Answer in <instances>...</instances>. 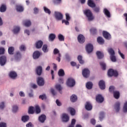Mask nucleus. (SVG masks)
Instances as JSON below:
<instances>
[{
    "label": "nucleus",
    "mask_w": 127,
    "mask_h": 127,
    "mask_svg": "<svg viewBox=\"0 0 127 127\" xmlns=\"http://www.w3.org/2000/svg\"><path fill=\"white\" fill-rule=\"evenodd\" d=\"M0 109H1V110L4 109V102H1L0 104Z\"/></svg>",
    "instance_id": "60"
},
{
    "label": "nucleus",
    "mask_w": 127,
    "mask_h": 127,
    "mask_svg": "<svg viewBox=\"0 0 127 127\" xmlns=\"http://www.w3.org/2000/svg\"><path fill=\"white\" fill-rule=\"evenodd\" d=\"M86 87L87 88V89H88V90H91V89H92V88H93V83H92L91 82H87L86 84Z\"/></svg>",
    "instance_id": "34"
},
{
    "label": "nucleus",
    "mask_w": 127,
    "mask_h": 127,
    "mask_svg": "<svg viewBox=\"0 0 127 127\" xmlns=\"http://www.w3.org/2000/svg\"><path fill=\"white\" fill-rule=\"evenodd\" d=\"M82 59L83 57L81 56H78L77 60L79 61L80 64H84V61Z\"/></svg>",
    "instance_id": "44"
},
{
    "label": "nucleus",
    "mask_w": 127,
    "mask_h": 127,
    "mask_svg": "<svg viewBox=\"0 0 127 127\" xmlns=\"http://www.w3.org/2000/svg\"><path fill=\"white\" fill-rule=\"evenodd\" d=\"M0 127H6V124L4 123H0Z\"/></svg>",
    "instance_id": "63"
},
{
    "label": "nucleus",
    "mask_w": 127,
    "mask_h": 127,
    "mask_svg": "<svg viewBox=\"0 0 127 127\" xmlns=\"http://www.w3.org/2000/svg\"><path fill=\"white\" fill-rule=\"evenodd\" d=\"M82 74L84 78H89L90 77V70L88 68H84L82 71Z\"/></svg>",
    "instance_id": "4"
},
{
    "label": "nucleus",
    "mask_w": 127,
    "mask_h": 127,
    "mask_svg": "<svg viewBox=\"0 0 127 127\" xmlns=\"http://www.w3.org/2000/svg\"><path fill=\"white\" fill-rule=\"evenodd\" d=\"M97 40L99 44L103 45L104 44V43H105V40H104V39L102 37H98Z\"/></svg>",
    "instance_id": "29"
},
{
    "label": "nucleus",
    "mask_w": 127,
    "mask_h": 127,
    "mask_svg": "<svg viewBox=\"0 0 127 127\" xmlns=\"http://www.w3.org/2000/svg\"><path fill=\"white\" fill-rule=\"evenodd\" d=\"M104 117H105V114L104 113V112H101L100 113L99 120L100 121H102V120H103V119H104Z\"/></svg>",
    "instance_id": "54"
},
{
    "label": "nucleus",
    "mask_w": 127,
    "mask_h": 127,
    "mask_svg": "<svg viewBox=\"0 0 127 127\" xmlns=\"http://www.w3.org/2000/svg\"><path fill=\"white\" fill-rule=\"evenodd\" d=\"M13 52H14V48L13 47H9L8 49V53L10 55H13Z\"/></svg>",
    "instance_id": "31"
},
{
    "label": "nucleus",
    "mask_w": 127,
    "mask_h": 127,
    "mask_svg": "<svg viewBox=\"0 0 127 127\" xmlns=\"http://www.w3.org/2000/svg\"><path fill=\"white\" fill-rule=\"evenodd\" d=\"M104 13L105 14V15L107 17H111V13L110 12V11H109V10H108V9L107 8H104Z\"/></svg>",
    "instance_id": "32"
},
{
    "label": "nucleus",
    "mask_w": 127,
    "mask_h": 127,
    "mask_svg": "<svg viewBox=\"0 0 127 127\" xmlns=\"http://www.w3.org/2000/svg\"><path fill=\"white\" fill-rule=\"evenodd\" d=\"M98 85L101 90H105V89H106V83L104 80H100L99 82Z\"/></svg>",
    "instance_id": "13"
},
{
    "label": "nucleus",
    "mask_w": 127,
    "mask_h": 127,
    "mask_svg": "<svg viewBox=\"0 0 127 127\" xmlns=\"http://www.w3.org/2000/svg\"><path fill=\"white\" fill-rule=\"evenodd\" d=\"M66 85L68 87L72 88V87H74L76 85V81L74 78L69 77L66 80Z\"/></svg>",
    "instance_id": "2"
},
{
    "label": "nucleus",
    "mask_w": 127,
    "mask_h": 127,
    "mask_svg": "<svg viewBox=\"0 0 127 127\" xmlns=\"http://www.w3.org/2000/svg\"><path fill=\"white\" fill-rule=\"evenodd\" d=\"M108 75L109 77H113V76L114 77H118V76H119V73L118 71L110 68L108 71Z\"/></svg>",
    "instance_id": "3"
},
{
    "label": "nucleus",
    "mask_w": 127,
    "mask_h": 127,
    "mask_svg": "<svg viewBox=\"0 0 127 127\" xmlns=\"http://www.w3.org/2000/svg\"><path fill=\"white\" fill-rule=\"evenodd\" d=\"M58 38L60 41H64L65 37H64V36H63L62 34H60L58 35Z\"/></svg>",
    "instance_id": "43"
},
{
    "label": "nucleus",
    "mask_w": 127,
    "mask_h": 127,
    "mask_svg": "<svg viewBox=\"0 0 127 127\" xmlns=\"http://www.w3.org/2000/svg\"><path fill=\"white\" fill-rule=\"evenodd\" d=\"M103 36L105 39H107L108 40H110L112 38L111 34L106 31H103Z\"/></svg>",
    "instance_id": "9"
},
{
    "label": "nucleus",
    "mask_w": 127,
    "mask_h": 127,
    "mask_svg": "<svg viewBox=\"0 0 127 127\" xmlns=\"http://www.w3.org/2000/svg\"><path fill=\"white\" fill-rule=\"evenodd\" d=\"M68 111L70 112L71 116H75V115H76V110H75L74 108L72 107H69L68 108Z\"/></svg>",
    "instance_id": "27"
},
{
    "label": "nucleus",
    "mask_w": 127,
    "mask_h": 127,
    "mask_svg": "<svg viewBox=\"0 0 127 127\" xmlns=\"http://www.w3.org/2000/svg\"><path fill=\"white\" fill-rule=\"evenodd\" d=\"M9 76L11 79L14 80L16 79V77H17V73L14 71H11L9 72Z\"/></svg>",
    "instance_id": "11"
},
{
    "label": "nucleus",
    "mask_w": 127,
    "mask_h": 127,
    "mask_svg": "<svg viewBox=\"0 0 127 127\" xmlns=\"http://www.w3.org/2000/svg\"><path fill=\"white\" fill-rule=\"evenodd\" d=\"M56 38V35L55 34L51 33L49 36V40L50 41H54V40Z\"/></svg>",
    "instance_id": "26"
},
{
    "label": "nucleus",
    "mask_w": 127,
    "mask_h": 127,
    "mask_svg": "<svg viewBox=\"0 0 127 127\" xmlns=\"http://www.w3.org/2000/svg\"><path fill=\"white\" fill-rule=\"evenodd\" d=\"M46 120V116L45 115H42L39 117V121L40 123H44Z\"/></svg>",
    "instance_id": "22"
},
{
    "label": "nucleus",
    "mask_w": 127,
    "mask_h": 127,
    "mask_svg": "<svg viewBox=\"0 0 127 127\" xmlns=\"http://www.w3.org/2000/svg\"><path fill=\"white\" fill-rule=\"evenodd\" d=\"M4 51H5V50H4V48H1V47L0 48V55L4 54Z\"/></svg>",
    "instance_id": "57"
},
{
    "label": "nucleus",
    "mask_w": 127,
    "mask_h": 127,
    "mask_svg": "<svg viewBox=\"0 0 127 127\" xmlns=\"http://www.w3.org/2000/svg\"><path fill=\"white\" fill-rule=\"evenodd\" d=\"M123 112L124 113L127 112V101L125 103L124 105L123 106Z\"/></svg>",
    "instance_id": "48"
},
{
    "label": "nucleus",
    "mask_w": 127,
    "mask_h": 127,
    "mask_svg": "<svg viewBox=\"0 0 127 127\" xmlns=\"http://www.w3.org/2000/svg\"><path fill=\"white\" fill-rule=\"evenodd\" d=\"M93 8L94 11H95V12H96V13H99V12H100V7L99 6L96 7L95 6Z\"/></svg>",
    "instance_id": "50"
},
{
    "label": "nucleus",
    "mask_w": 127,
    "mask_h": 127,
    "mask_svg": "<svg viewBox=\"0 0 127 127\" xmlns=\"http://www.w3.org/2000/svg\"><path fill=\"white\" fill-rule=\"evenodd\" d=\"M65 17H66V20H67V21L70 20V15H69V14L66 13L65 14Z\"/></svg>",
    "instance_id": "62"
},
{
    "label": "nucleus",
    "mask_w": 127,
    "mask_h": 127,
    "mask_svg": "<svg viewBox=\"0 0 127 127\" xmlns=\"http://www.w3.org/2000/svg\"><path fill=\"white\" fill-rule=\"evenodd\" d=\"M14 34H17L19 31H20V27L17 26H15L13 27V29L12 30Z\"/></svg>",
    "instance_id": "21"
},
{
    "label": "nucleus",
    "mask_w": 127,
    "mask_h": 127,
    "mask_svg": "<svg viewBox=\"0 0 127 127\" xmlns=\"http://www.w3.org/2000/svg\"><path fill=\"white\" fill-rule=\"evenodd\" d=\"M77 40L79 43L82 44L85 42V37L82 34H79L77 37Z\"/></svg>",
    "instance_id": "10"
},
{
    "label": "nucleus",
    "mask_w": 127,
    "mask_h": 127,
    "mask_svg": "<svg viewBox=\"0 0 127 127\" xmlns=\"http://www.w3.org/2000/svg\"><path fill=\"white\" fill-rule=\"evenodd\" d=\"M119 54L120 55L122 59H125V55L122 53V52H121V51H120V49H119Z\"/></svg>",
    "instance_id": "58"
},
{
    "label": "nucleus",
    "mask_w": 127,
    "mask_h": 127,
    "mask_svg": "<svg viewBox=\"0 0 127 127\" xmlns=\"http://www.w3.org/2000/svg\"><path fill=\"white\" fill-rule=\"evenodd\" d=\"M54 54L55 55H56V54H58V55H59V54H60V52L59 51V50H58V49H55L54 50Z\"/></svg>",
    "instance_id": "55"
},
{
    "label": "nucleus",
    "mask_w": 127,
    "mask_h": 127,
    "mask_svg": "<svg viewBox=\"0 0 127 127\" xmlns=\"http://www.w3.org/2000/svg\"><path fill=\"white\" fill-rule=\"evenodd\" d=\"M39 99L41 100H46V95H45V94L41 95L39 96Z\"/></svg>",
    "instance_id": "56"
},
{
    "label": "nucleus",
    "mask_w": 127,
    "mask_h": 127,
    "mask_svg": "<svg viewBox=\"0 0 127 127\" xmlns=\"http://www.w3.org/2000/svg\"><path fill=\"white\" fill-rule=\"evenodd\" d=\"M48 46L46 44H45L43 46L42 50L45 53L48 52Z\"/></svg>",
    "instance_id": "40"
},
{
    "label": "nucleus",
    "mask_w": 127,
    "mask_h": 127,
    "mask_svg": "<svg viewBox=\"0 0 127 127\" xmlns=\"http://www.w3.org/2000/svg\"><path fill=\"white\" fill-rule=\"evenodd\" d=\"M0 12H5L6 11V5L2 4L0 7Z\"/></svg>",
    "instance_id": "30"
},
{
    "label": "nucleus",
    "mask_w": 127,
    "mask_h": 127,
    "mask_svg": "<svg viewBox=\"0 0 127 127\" xmlns=\"http://www.w3.org/2000/svg\"><path fill=\"white\" fill-rule=\"evenodd\" d=\"M26 127H33V125H32V123L31 122L29 123L26 125Z\"/></svg>",
    "instance_id": "64"
},
{
    "label": "nucleus",
    "mask_w": 127,
    "mask_h": 127,
    "mask_svg": "<svg viewBox=\"0 0 127 127\" xmlns=\"http://www.w3.org/2000/svg\"><path fill=\"white\" fill-rule=\"evenodd\" d=\"M85 108L87 111H91L93 109V106L91 104V103L87 102L85 104Z\"/></svg>",
    "instance_id": "17"
},
{
    "label": "nucleus",
    "mask_w": 127,
    "mask_h": 127,
    "mask_svg": "<svg viewBox=\"0 0 127 127\" xmlns=\"http://www.w3.org/2000/svg\"><path fill=\"white\" fill-rule=\"evenodd\" d=\"M62 23H65V25H69V21L67 20H63Z\"/></svg>",
    "instance_id": "61"
},
{
    "label": "nucleus",
    "mask_w": 127,
    "mask_h": 127,
    "mask_svg": "<svg viewBox=\"0 0 127 127\" xmlns=\"http://www.w3.org/2000/svg\"><path fill=\"white\" fill-rule=\"evenodd\" d=\"M19 49L20 51H25V50H26V48L25 47V46H24V45H22L20 46Z\"/></svg>",
    "instance_id": "52"
},
{
    "label": "nucleus",
    "mask_w": 127,
    "mask_h": 127,
    "mask_svg": "<svg viewBox=\"0 0 127 127\" xmlns=\"http://www.w3.org/2000/svg\"><path fill=\"white\" fill-rule=\"evenodd\" d=\"M51 92L52 95H53V96H56L57 93L55 92V90H54V89L51 88Z\"/></svg>",
    "instance_id": "59"
},
{
    "label": "nucleus",
    "mask_w": 127,
    "mask_h": 127,
    "mask_svg": "<svg viewBox=\"0 0 127 127\" xmlns=\"http://www.w3.org/2000/svg\"><path fill=\"white\" fill-rule=\"evenodd\" d=\"M77 100H78V97L76 95L73 94L70 96V101L72 103H75V102H77Z\"/></svg>",
    "instance_id": "28"
},
{
    "label": "nucleus",
    "mask_w": 127,
    "mask_h": 127,
    "mask_svg": "<svg viewBox=\"0 0 127 127\" xmlns=\"http://www.w3.org/2000/svg\"><path fill=\"white\" fill-rule=\"evenodd\" d=\"M99 64L100 66H101L102 69L106 70V64L104 63V62H101L99 63Z\"/></svg>",
    "instance_id": "46"
},
{
    "label": "nucleus",
    "mask_w": 127,
    "mask_h": 127,
    "mask_svg": "<svg viewBox=\"0 0 127 127\" xmlns=\"http://www.w3.org/2000/svg\"><path fill=\"white\" fill-rule=\"evenodd\" d=\"M110 59L112 62H117V58H116V56H110Z\"/></svg>",
    "instance_id": "49"
},
{
    "label": "nucleus",
    "mask_w": 127,
    "mask_h": 127,
    "mask_svg": "<svg viewBox=\"0 0 127 127\" xmlns=\"http://www.w3.org/2000/svg\"><path fill=\"white\" fill-rule=\"evenodd\" d=\"M114 109L117 113L120 112V110H121V103H120V102H117L115 103Z\"/></svg>",
    "instance_id": "14"
},
{
    "label": "nucleus",
    "mask_w": 127,
    "mask_h": 127,
    "mask_svg": "<svg viewBox=\"0 0 127 127\" xmlns=\"http://www.w3.org/2000/svg\"><path fill=\"white\" fill-rule=\"evenodd\" d=\"M108 53H109L110 56L115 55V51L113 49L110 48L108 49Z\"/></svg>",
    "instance_id": "42"
},
{
    "label": "nucleus",
    "mask_w": 127,
    "mask_h": 127,
    "mask_svg": "<svg viewBox=\"0 0 127 127\" xmlns=\"http://www.w3.org/2000/svg\"><path fill=\"white\" fill-rule=\"evenodd\" d=\"M93 47L91 44H88L86 46V50L87 53H91L93 51Z\"/></svg>",
    "instance_id": "8"
},
{
    "label": "nucleus",
    "mask_w": 127,
    "mask_h": 127,
    "mask_svg": "<svg viewBox=\"0 0 127 127\" xmlns=\"http://www.w3.org/2000/svg\"><path fill=\"white\" fill-rule=\"evenodd\" d=\"M58 75L60 77H63L65 76V72L64 71V70L60 69L59 70Z\"/></svg>",
    "instance_id": "35"
},
{
    "label": "nucleus",
    "mask_w": 127,
    "mask_h": 127,
    "mask_svg": "<svg viewBox=\"0 0 127 127\" xmlns=\"http://www.w3.org/2000/svg\"><path fill=\"white\" fill-rule=\"evenodd\" d=\"M14 57L16 60H19L21 59V54L19 52H16Z\"/></svg>",
    "instance_id": "23"
},
{
    "label": "nucleus",
    "mask_w": 127,
    "mask_h": 127,
    "mask_svg": "<svg viewBox=\"0 0 127 127\" xmlns=\"http://www.w3.org/2000/svg\"><path fill=\"white\" fill-rule=\"evenodd\" d=\"M87 4L88 6L90 7H95L96 6V4L94 2V1L92 0H88L87 1Z\"/></svg>",
    "instance_id": "19"
},
{
    "label": "nucleus",
    "mask_w": 127,
    "mask_h": 127,
    "mask_svg": "<svg viewBox=\"0 0 127 127\" xmlns=\"http://www.w3.org/2000/svg\"><path fill=\"white\" fill-rule=\"evenodd\" d=\"M96 100L97 103L101 104L104 102V97L100 94H98L96 96Z\"/></svg>",
    "instance_id": "7"
},
{
    "label": "nucleus",
    "mask_w": 127,
    "mask_h": 127,
    "mask_svg": "<svg viewBox=\"0 0 127 127\" xmlns=\"http://www.w3.org/2000/svg\"><path fill=\"white\" fill-rule=\"evenodd\" d=\"M40 55H41V54L40 53V52L36 51L33 53V57L34 59H38V58L40 57Z\"/></svg>",
    "instance_id": "18"
},
{
    "label": "nucleus",
    "mask_w": 127,
    "mask_h": 127,
    "mask_svg": "<svg viewBox=\"0 0 127 127\" xmlns=\"http://www.w3.org/2000/svg\"><path fill=\"white\" fill-rule=\"evenodd\" d=\"M44 10L45 12H46V13H48V14H51V11H50V9H48V8L46 6H44Z\"/></svg>",
    "instance_id": "45"
},
{
    "label": "nucleus",
    "mask_w": 127,
    "mask_h": 127,
    "mask_svg": "<svg viewBox=\"0 0 127 127\" xmlns=\"http://www.w3.org/2000/svg\"><path fill=\"white\" fill-rule=\"evenodd\" d=\"M21 120L23 122V123H26V122H28V121H29V116H22Z\"/></svg>",
    "instance_id": "37"
},
{
    "label": "nucleus",
    "mask_w": 127,
    "mask_h": 127,
    "mask_svg": "<svg viewBox=\"0 0 127 127\" xmlns=\"http://www.w3.org/2000/svg\"><path fill=\"white\" fill-rule=\"evenodd\" d=\"M43 45V42L41 40H39L36 43V47L38 49H40V48H41L42 47V46Z\"/></svg>",
    "instance_id": "20"
},
{
    "label": "nucleus",
    "mask_w": 127,
    "mask_h": 127,
    "mask_svg": "<svg viewBox=\"0 0 127 127\" xmlns=\"http://www.w3.org/2000/svg\"><path fill=\"white\" fill-rule=\"evenodd\" d=\"M23 23L26 27H29L31 25V22L29 20H26L23 21Z\"/></svg>",
    "instance_id": "25"
},
{
    "label": "nucleus",
    "mask_w": 127,
    "mask_h": 127,
    "mask_svg": "<svg viewBox=\"0 0 127 127\" xmlns=\"http://www.w3.org/2000/svg\"><path fill=\"white\" fill-rule=\"evenodd\" d=\"M55 88L57 90H58V91H59V92L61 94H62V92H61V91H62V86H61V85L59 84H57L55 85Z\"/></svg>",
    "instance_id": "33"
},
{
    "label": "nucleus",
    "mask_w": 127,
    "mask_h": 127,
    "mask_svg": "<svg viewBox=\"0 0 127 127\" xmlns=\"http://www.w3.org/2000/svg\"><path fill=\"white\" fill-rule=\"evenodd\" d=\"M6 62V57L2 56L0 57V65H1V66H3V65H5Z\"/></svg>",
    "instance_id": "15"
},
{
    "label": "nucleus",
    "mask_w": 127,
    "mask_h": 127,
    "mask_svg": "<svg viewBox=\"0 0 127 127\" xmlns=\"http://www.w3.org/2000/svg\"><path fill=\"white\" fill-rule=\"evenodd\" d=\"M28 113L30 114H34V107L31 106L28 109Z\"/></svg>",
    "instance_id": "41"
},
{
    "label": "nucleus",
    "mask_w": 127,
    "mask_h": 127,
    "mask_svg": "<svg viewBox=\"0 0 127 127\" xmlns=\"http://www.w3.org/2000/svg\"><path fill=\"white\" fill-rule=\"evenodd\" d=\"M96 55L98 59H103L104 58V54L101 51L96 52Z\"/></svg>",
    "instance_id": "24"
},
{
    "label": "nucleus",
    "mask_w": 127,
    "mask_h": 127,
    "mask_svg": "<svg viewBox=\"0 0 127 127\" xmlns=\"http://www.w3.org/2000/svg\"><path fill=\"white\" fill-rule=\"evenodd\" d=\"M90 31L92 34H96V33H97V29L95 28H92L90 29Z\"/></svg>",
    "instance_id": "47"
},
{
    "label": "nucleus",
    "mask_w": 127,
    "mask_h": 127,
    "mask_svg": "<svg viewBox=\"0 0 127 127\" xmlns=\"http://www.w3.org/2000/svg\"><path fill=\"white\" fill-rule=\"evenodd\" d=\"M114 97L115 99H119L120 98V91H115L113 93Z\"/></svg>",
    "instance_id": "36"
},
{
    "label": "nucleus",
    "mask_w": 127,
    "mask_h": 127,
    "mask_svg": "<svg viewBox=\"0 0 127 127\" xmlns=\"http://www.w3.org/2000/svg\"><path fill=\"white\" fill-rule=\"evenodd\" d=\"M36 73L38 76H41L42 74V66H39L36 68Z\"/></svg>",
    "instance_id": "16"
},
{
    "label": "nucleus",
    "mask_w": 127,
    "mask_h": 127,
    "mask_svg": "<svg viewBox=\"0 0 127 127\" xmlns=\"http://www.w3.org/2000/svg\"><path fill=\"white\" fill-rule=\"evenodd\" d=\"M35 113L37 114H40L41 113V109L38 105H36L35 107Z\"/></svg>",
    "instance_id": "38"
},
{
    "label": "nucleus",
    "mask_w": 127,
    "mask_h": 127,
    "mask_svg": "<svg viewBox=\"0 0 127 127\" xmlns=\"http://www.w3.org/2000/svg\"><path fill=\"white\" fill-rule=\"evenodd\" d=\"M55 16L57 20H62L63 19V14L59 12H55Z\"/></svg>",
    "instance_id": "6"
},
{
    "label": "nucleus",
    "mask_w": 127,
    "mask_h": 127,
    "mask_svg": "<svg viewBox=\"0 0 127 127\" xmlns=\"http://www.w3.org/2000/svg\"><path fill=\"white\" fill-rule=\"evenodd\" d=\"M18 110V107H17V106L14 105L13 106L12 111L13 112V113H16Z\"/></svg>",
    "instance_id": "53"
},
{
    "label": "nucleus",
    "mask_w": 127,
    "mask_h": 127,
    "mask_svg": "<svg viewBox=\"0 0 127 127\" xmlns=\"http://www.w3.org/2000/svg\"><path fill=\"white\" fill-rule=\"evenodd\" d=\"M69 120H70V118H69V116H68V114L65 113L63 114V122H64V123H67V122H69Z\"/></svg>",
    "instance_id": "12"
},
{
    "label": "nucleus",
    "mask_w": 127,
    "mask_h": 127,
    "mask_svg": "<svg viewBox=\"0 0 127 127\" xmlns=\"http://www.w3.org/2000/svg\"><path fill=\"white\" fill-rule=\"evenodd\" d=\"M37 83L38 86H44L45 82L44 81V79L42 77H39L37 80Z\"/></svg>",
    "instance_id": "5"
},
{
    "label": "nucleus",
    "mask_w": 127,
    "mask_h": 127,
    "mask_svg": "<svg viewBox=\"0 0 127 127\" xmlns=\"http://www.w3.org/2000/svg\"><path fill=\"white\" fill-rule=\"evenodd\" d=\"M115 89H116L115 86H110V87H109V92H110V93H114V92H115Z\"/></svg>",
    "instance_id": "51"
},
{
    "label": "nucleus",
    "mask_w": 127,
    "mask_h": 127,
    "mask_svg": "<svg viewBox=\"0 0 127 127\" xmlns=\"http://www.w3.org/2000/svg\"><path fill=\"white\" fill-rule=\"evenodd\" d=\"M24 9L23 8V7H22V6H20V5L16 6V10L17 11H19L20 12H22Z\"/></svg>",
    "instance_id": "39"
},
{
    "label": "nucleus",
    "mask_w": 127,
    "mask_h": 127,
    "mask_svg": "<svg viewBox=\"0 0 127 127\" xmlns=\"http://www.w3.org/2000/svg\"><path fill=\"white\" fill-rule=\"evenodd\" d=\"M83 13L88 18V21H92L95 19V17L93 15V13L90 9H86L83 10Z\"/></svg>",
    "instance_id": "1"
}]
</instances>
